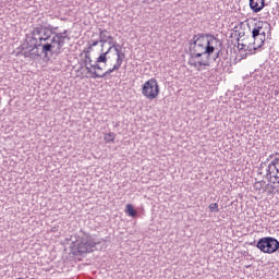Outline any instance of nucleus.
<instances>
[{"label": "nucleus", "mask_w": 279, "mask_h": 279, "mask_svg": "<svg viewBox=\"0 0 279 279\" xmlns=\"http://www.w3.org/2000/svg\"><path fill=\"white\" fill-rule=\"evenodd\" d=\"M269 32V24H263V22H257L253 25L252 28V37L254 36H262Z\"/></svg>", "instance_id": "obj_7"}, {"label": "nucleus", "mask_w": 279, "mask_h": 279, "mask_svg": "<svg viewBox=\"0 0 279 279\" xmlns=\"http://www.w3.org/2000/svg\"><path fill=\"white\" fill-rule=\"evenodd\" d=\"M70 41L71 35H69V31L64 29L63 32L58 33V27H53L52 25H47L44 28L41 37H39V43L43 45L41 53H44L45 58H47L49 53H53V49H56L54 53H62V47Z\"/></svg>", "instance_id": "obj_2"}, {"label": "nucleus", "mask_w": 279, "mask_h": 279, "mask_svg": "<svg viewBox=\"0 0 279 279\" xmlns=\"http://www.w3.org/2000/svg\"><path fill=\"white\" fill-rule=\"evenodd\" d=\"M33 47H43V44H38V37L27 36L26 44L22 45V49H32Z\"/></svg>", "instance_id": "obj_8"}, {"label": "nucleus", "mask_w": 279, "mask_h": 279, "mask_svg": "<svg viewBox=\"0 0 279 279\" xmlns=\"http://www.w3.org/2000/svg\"><path fill=\"white\" fill-rule=\"evenodd\" d=\"M99 40H95V41H93L90 45H92V47H97V45H99Z\"/></svg>", "instance_id": "obj_25"}, {"label": "nucleus", "mask_w": 279, "mask_h": 279, "mask_svg": "<svg viewBox=\"0 0 279 279\" xmlns=\"http://www.w3.org/2000/svg\"><path fill=\"white\" fill-rule=\"evenodd\" d=\"M116 134L110 132V133H107L105 134V142L106 143H114V138H116Z\"/></svg>", "instance_id": "obj_17"}, {"label": "nucleus", "mask_w": 279, "mask_h": 279, "mask_svg": "<svg viewBox=\"0 0 279 279\" xmlns=\"http://www.w3.org/2000/svg\"><path fill=\"white\" fill-rule=\"evenodd\" d=\"M97 243L93 240L90 234L80 231L77 233V239L74 242L72 247L74 256H84V254H90V252H95Z\"/></svg>", "instance_id": "obj_3"}, {"label": "nucleus", "mask_w": 279, "mask_h": 279, "mask_svg": "<svg viewBox=\"0 0 279 279\" xmlns=\"http://www.w3.org/2000/svg\"><path fill=\"white\" fill-rule=\"evenodd\" d=\"M24 58H32L34 50L32 48H22Z\"/></svg>", "instance_id": "obj_20"}, {"label": "nucleus", "mask_w": 279, "mask_h": 279, "mask_svg": "<svg viewBox=\"0 0 279 279\" xmlns=\"http://www.w3.org/2000/svg\"><path fill=\"white\" fill-rule=\"evenodd\" d=\"M154 1H158V0H144V3H154Z\"/></svg>", "instance_id": "obj_26"}, {"label": "nucleus", "mask_w": 279, "mask_h": 279, "mask_svg": "<svg viewBox=\"0 0 279 279\" xmlns=\"http://www.w3.org/2000/svg\"><path fill=\"white\" fill-rule=\"evenodd\" d=\"M124 61H125V52H118L117 61H116V64L113 65V70L119 71V69H121V64H123Z\"/></svg>", "instance_id": "obj_12"}, {"label": "nucleus", "mask_w": 279, "mask_h": 279, "mask_svg": "<svg viewBox=\"0 0 279 279\" xmlns=\"http://www.w3.org/2000/svg\"><path fill=\"white\" fill-rule=\"evenodd\" d=\"M209 210H210V213H219V204L218 203L210 204Z\"/></svg>", "instance_id": "obj_21"}, {"label": "nucleus", "mask_w": 279, "mask_h": 279, "mask_svg": "<svg viewBox=\"0 0 279 279\" xmlns=\"http://www.w3.org/2000/svg\"><path fill=\"white\" fill-rule=\"evenodd\" d=\"M256 247L264 254H274L279 250V242L276 238L265 236L258 240Z\"/></svg>", "instance_id": "obj_4"}, {"label": "nucleus", "mask_w": 279, "mask_h": 279, "mask_svg": "<svg viewBox=\"0 0 279 279\" xmlns=\"http://www.w3.org/2000/svg\"><path fill=\"white\" fill-rule=\"evenodd\" d=\"M220 53H221V50H219L218 52H216V56L214 57V62H217V60H219Z\"/></svg>", "instance_id": "obj_24"}, {"label": "nucleus", "mask_w": 279, "mask_h": 279, "mask_svg": "<svg viewBox=\"0 0 279 279\" xmlns=\"http://www.w3.org/2000/svg\"><path fill=\"white\" fill-rule=\"evenodd\" d=\"M160 93V87L158 86V81L156 78H150L144 83L142 87V94L146 99H156Z\"/></svg>", "instance_id": "obj_5"}, {"label": "nucleus", "mask_w": 279, "mask_h": 279, "mask_svg": "<svg viewBox=\"0 0 279 279\" xmlns=\"http://www.w3.org/2000/svg\"><path fill=\"white\" fill-rule=\"evenodd\" d=\"M39 49L40 47H36V46L31 48V51H33L32 56L40 57L43 56V53L45 54V52H43V46H41V51Z\"/></svg>", "instance_id": "obj_18"}, {"label": "nucleus", "mask_w": 279, "mask_h": 279, "mask_svg": "<svg viewBox=\"0 0 279 279\" xmlns=\"http://www.w3.org/2000/svg\"><path fill=\"white\" fill-rule=\"evenodd\" d=\"M108 53H110V50H107L106 52H102L99 54V57L96 59L97 64H107L108 63Z\"/></svg>", "instance_id": "obj_15"}, {"label": "nucleus", "mask_w": 279, "mask_h": 279, "mask_svg": "<svg viewBox=\"0 0 279 279\" xmlns=\"http://www.w3.org/2000/svg\"><path fill=\"white\" fill-rule=\"evenodd\" d=\"M125 213H126V215H129V217H136V215H137V213L134 210V206H132V204L126 205Z\"/></svg>", "instance_id": "obj_16"}, {"label": "nucleus", "mask_w": 279, "mask_h": 279, "mask_svg": "<svg viewBox=\"0 0 279 279\" xmlns=\"http://www.w3.org/2000/svg\"><path fill=\"white\" fill-rule=\"evenodd\" d=\"M86 71L87 73H89L92 75L93 78H95V73H99L97 71H95L90 65H86Z\"/></svg>", "instance_id": "obj_23"}, {"label": "nucleus", "mask_w": 279, "mask_h": 279, "mask_svg": "<svg viewBox=\"0 0 279 279\" xmlns=\"http://www.w3.org/2000/svg\"><path fill=\"white\" fill-rule=\"evenodd\" d=\"M108 43H114V39H108Z\"/></svg>", "instance_id": "obj_28"}, {"label": "nucleus", "mask_w": 279, "mask_h": 279, "mask_svg": "<svg viewBox=\"0 0 279 279\" xmlns=\"http://www.w3.org/2000/svg\"><path fill=\"white\" fill-rule=\"evenodd\" d=\"M90 68H92L94 71H104V69L101 68V65H99V63H97V61H95L94 64H90Z\"/></svg>", "instance_id": "obj_22"}, {"label": "nucleus", "mask_w": 279, "mask_h": 279, "mask_svg": "<svg viewBox=\"0 0 279 279\" xmlns=\"http://www.w3.org/2000/svg\"><path fill=\"white\" fill-rule=\"evenodd\" d=\"M250 8L252 12L258 14L265 8V0H250Z\"/></svg>", "instance_id": "obj_9"}, {"label": "nucleus", "mask_w": 279, "mask_h": 279, "mask_svg": "<svg viewBox=\"0 0 279 279\" xmlns=\"http://www.w3.org/2000/svg\"><path fill=\"white\" fill-rule=\"evenodd\" d=\"M219 39L215 35L199 33L190 41V59L187 64L202 71V66H210V56L215 53V45Z\"/></svg>", "instance_id": "obj_1"}, {"label": "nucleus", "mask_w": 279, "mask_h": 279, "mask_svg": "<svg viewBox=\"0 0 279 279\" xmlns=\"http://www.w3.org/2000/svg\"><path fill=\"white\" fill-rule=\"evenodd\" d=\"M252 38H253L252 44H250L248 46L241 44L240 49H243V51H252V49H254V50L260 49V47H263V45H265V40L267 39V34L255 35Z\"/></svg>", "instance_id": "obj_6"}, {"label": "nucleus", "mask_w": 279, "mask_h": 279, "mask_svg": "<svg viewBox=\"0 0 279 279\" xmlns=\"http://www.w3.org/2000/svg\"><path fill=\"white\" fill-rule=\"evenodd\" d=\"M94 46H92V44L89 45V47L87 48V51H89L90 53V50L93 49Z\"/></svg>", "instance_id": "obj_27"}, {"label": "nucleus", "mask_w": 279, "mask_h": 279, "mask_svg": "<svg viewBox=\"0 0 279 279\" xmlns=\"http://www.w3.org/2000/svg\"><path fill=\"white\" fill-rule=\"evenodd\" d=\"M108 45H110V47L108 48L109 52L114 49L116 54L123 53V48L117 41H108Z\"/></svg>", "instance_id": "obj_13"}, {"label": "nucleus", "mask_w": 279, "mask_h": 279, "mask_svg": "<svg viewBox=\"0 0 279 279\" xmlns=\"http://www.w3.org/2000/svg\"><path fill=\"white\" fill-rule=\"evenodd\" d=\"M114 71H119V70H114V68H111L102 74L94 72V80H104V77H108V75H110L111 73H114Z\"/></svg>", "instance_id": "obj_14"}, {"label": "nucleus", "mask_w": 279, "mask_h": 279, "mask_svg": "<svg viewBox=\"0 0 279 279\" xmlns=\"http://www.w3.org/2000/svg\"><path fill=\"white\" fill-rule=\"evenodd\" d=\"M108 40H114V37L108 35V32L106 29L99 28V43H101V47L108 43Z\"/></svg>", "instance_id": "obj_10"}, {"label": "nucleus", "mask_w": 279, "mask_h": 279, "mask_svg": "<svg viewBox=\"0 0 279 279\" xmlns=\"http://www.w3.org/2000/svg\"><path fill=\"white\" fill-rule=\"evenodd\" d=\"M85 61L84 64L87 66L88 64H93V59L90 58V50L85 51Z\"/></svg>", "instance_id": "obj_19"}, {"label": "nucleus", "mask_w": 279, "mask_h": 279, "mask_svg": "<svg viewBox=\"0 0 279 279\" xmlns=\"http://www.w3.org/2000/svg\"><path fill=\"white\" fill-rule=\"evenodd\" d=\"M45 27L44 25H37L33 28L32 31V36H34L35 38H37L40 41V37L43 36L44 32H45Z\"/></svg>", "instance_id": "obj_11"}]
</instances>
